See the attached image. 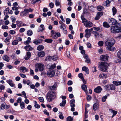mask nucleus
<instances>
[{
  "label": "nucleus",
  "instance_id": "f257e3e1",
  "mask_svg": "<svg viewBox=\"0 0 121 121\" xmlns=\"http://www.w3.org/2000/svg\"><path fill=\"white\" fill-rule=\"evenodd\" d=\"M115 42V40L113 39H107L105 43V45L107 46L108 50L111 51H114L115 48L112 46Z\"/></svg>",
  "mask_w": 121,
  "mask_h": 121
},
{
  "label": "nucleus",
  "instance_id": "f03ea898",
  "mask_svg": "<svg viewBox=\"0 0 121 121\" xmlns=\"http://www.w3.org/2000/svg\"><path fill=\"white\" fill-rule=\"evenodd\" d=\"M56 97V94L55 92L50 91L48 92L46 95V99L48 102H51Z\"/></svg>",
  "mask_w": 121,
  "mask_h": 121
},
{
  "label": "nucleus",
  "instance_id": "7ed1b4c3",
  "mask_svg": "<svg viewBox=\"0 0 121 121\" xmlns=\"http://www.w3.org/2000/svg\"><path fill=\"white\" fill-rule=\"evenodd\" d=\"M109 66V64L106 62H101L99 64V68L100 70L103 72H106Z\"/></svg>",
  "mask_w": 121,
  "mask_h": 121
},
{
  "label": "nucleus",
  "instance_id": "20e7f679",
  "mask_svg": "<svg viewBox=\"0 0 121 121\" xmlns=\"http://www.w3.org/2000/svg\"><path fill=\"white\" fill-rule=\"evenodd\" d=\"M119 24H117L116 26H112L111 31L112 33H117L121 32V27H119Z\"/></svg>",
  "mask_w": 121,
  "mask_h": 121
},
{
  "label": "nucleus",
  "instance_id": "39448f33",
  "mask_svg": "<svg viewBox=\"0 0 121 121\" xmlns=\"http://www.w3.org/2000/svg\"><path fill=\"white\" fill-rule=\"evenodd\" d=\"M55 74L54 71L52 69H49L48 71L47 75L48 76L50 77H53Z\"/></svg>",
  "mask_w": 121,
  "mask_h": 121
},
{
  "label": "nucleus",
  "instance_id": "423d86ee",
  "mask_svg": "<svg viewBox=\"0 0 121 121\" xmlns=\"http://www.w3.org/2000/svg\"><path fill=\"white\" fill-rule=\"evenodd\" d=\"M108 21L111 24L113 25H117L118 23L117 22V21L115 19L112 18H109L108 20Z\"/></svg>",
  "mask_w": 121,
  "mask_h": 121
},
{
  "label": "nucleus",
  "instance_id": "0eeeda50",
  "mask_svg": "<svg viewBox=\"0 0 121 121\" xmlns=\"http://www.w3.org/2000/svg\"><path fill=\"white\" fill-rule=\"evenodd\" d=\"M37 67L39 70L40 71H43L44 68V66L43 64L39 63L37 64Z\"/></svg>",
  "mask_w": 121,
  "mask_h": 121
},
{
  "label": "nucleus",
  "instance_id": "6e6552de",
  "mask_svg": "<svg viewBox=\"0 0 121 121\" xmlns=\"http://www.w3.org/2000/svg\"><path fill=\"white\" fill-rule=\"evenodd\" d=\"M103 14L102 12H99L97 13L96 17L95 18V19L96 20H98L100 17H101Z\"/></svg>",
  "mask_w": 121,
  "mask_h": 121
},
{
  "label": "nucleus",
  "instance_id": "1a4fd4ad",
  "mask_svg": "<svg viewBox=\"0 0 121 121\" xmlns=\"http://www.w3.org/2000/svg\"><path fill=\"white\" fill-rule=\"evenodd\" d=\"M85 36L87 38L90 37L91 34V32H90V31H89L88 29H86L85 30Z\"/></svg>",
  "mask_w": 121,
  "mask_h": 121
},
{
  "label": "nucleus",
  "instance_id": "9d476101",
  "mask_svg": "<svg viewBox=\"0 0 121 121\" xmlns=\"http://www.w3.org/2000/svg\"><path fill=\"white\" fill-rule=\"evenodd\" d=\"M16 23L17 26L19 27L26 26V24L23 23L22 22L20 21H17L16 22Z\"/></svg>",
  "mask_w": 121,
  "mask_h": 121
},
{
  "label": "nucleus",
  "instance_id": "9b49d317",
  "mask_svg": "<svg viewBox=\"0 0 121 121\" xmlns=\"http://www.w3.org/2000/svg\"><path fill=\"white\" fill-rule=\"evenodd\" d=\"M108 57L107 55H103L100 56V59L102 61H106L108 60Z\"/></svg>",
  "mask_w": 121,
  "mask_h": 121
},
{
  "label": "nucleus",
  "instance_id": "f8f14e48",
  "mask_svg": "<svg viewBox=\"0 0 121 121\" xmlns=\"http://www.w3.org/2000/svg\"><path fill=\"white\" fill-rule=\"evenodd\" d=\"M102 90V89L101 87L100 86H98L94 89V91L97 93H99L101 92Z\"/></svg>",
  "mask_w": 121,
  "mask_h": 121
},
{
  "label": "nucleus",
  "instance_id": "ddd939ff",
  "mask_svg": "<svg viewBox=\"0 0 121 121\" xmlns=\"http://www.w3.org/2000/svg\"><path fill=\"white\" fill-rule=\"evenodd\" d=\"M84 24L86 27H91L93 26L92 23L90 21L87 22L86 23H84Z\"/></svg>",
  "mask_w": 121,
  "mask_h": 121
},
{
  "label": "nucleus",
  "instance_id": "4468645a",
  "mask_svg": "<svg viewBox=\"0 0 121 121\" xmlns=\"http://www.w3.org/2000/svg\"><path fill=\"white\" fill-rule=\"evenodd\" d=\"M6 81L11 86H14L15 84L13 82L12 80L11 79L7 80H6Z\"/></svg>",
  "mask_w": 121,
  "mask_h": 121
},
{
  "label": "nucleus",
  "instance_id": "2eb2a0df",
  "mask_svg": "<svg viewBox=\"0 0 121 121\" xmlns=\"http://www.w3.org/2000/svg\"><path fill=\"white\" fill-rule=\"evenodd\" d=\"M45 53L44 52L42 51L38 52V56L40 57H43L45 55Z\"/></svg>",
  "mask_w": 121,
  "mask_h": 121
},
{
  "label": "nucleus",
  "instance_id": "dca6fc26",
  "mask_svg": "<svg viewBox=\"0 0 121 121\" xmlns=\"http://www.w3.org/2000/svg\"><path fill=\"white\" fill-rule=\"evenodd\" d=\"M31 56V54L29 52H28L26 54V55L25 56L24 58L26 60H28Z\"/></svg>",
  "mask_w": 121,
  "mask_h": 121
},
{
  "label": "nucleus",
  "instance_id": "f3484780",
  "mask_svg": "<svg viewBox=\"0 0 121 121\" xmlns=\"http://www.w3.org/2000/svg\"><path fill=\"white\" fill-rule=\"evenodd\" d=\"M20 69L22 71V72L25 73V72L27 71L28 70V69L24 67H22L20 68Z\"/></svg>",
  "mask_w": 121,
  "mask_h": 121
},
{
  "label": "nucleus",
  "instance_id": "a211bd4d",
  "mask_svg": "<svg viewBox=\"0 0 121 121\" xmlns=\"http://www.w3.org/2000/svg\"><path fill=\"white\" fill-rule=\"evenodd\" d=\"M3 59L6 61L7 62H8L9 60V57L7 55H5L3 56L2 57Z\"/></svg>",
  "mask_w": 121,
  "mask_h": 121
},
{
  "label": "nucleus",
  "instance_id": "6ab92c4d",
  "mask_svg": "<svg viewBox=\"0 0 121 121\" xmlns=\"http://www.w3.org/2000/svg\"><path fill=\"white\" fill-rule=\"evenodd\" d=\"M57 83L56 82L54 83L53 85L50 86L49 88L51 90H55L56 88L57 87Z\"/></svg>",
  "mask_w": 121,
  "mask_h": 121
},
{
  "label": "nucleus",
  "instance_id": "aec40b11",
  "mask_svg": "<svg viewBox=\"0 0 121 121\" xmlns=\"http://www.w3.org/2000/svg\"><path fill=\"white\" fill-rule=\"evenodd\" d=\"M11 38L10 36V37H7L4 40V42L7 44L8 45L9 43V40Z\"/></svg>",
  "mask_w": 121,
  "mask_h": 121
},
{
  "label": "nucleus",
  "instance_id": "412c9836",
  "mask_svg": "<svg viewBox=\"0 0 121 121\" xmlns=\"http://www.w3.org/2000/svg\"><path fill=\"white\" fill-rule=\"evenodd\" d=\"M113 83L116 86L121 85V81H114L113 82Z\"/></svg>",
  "mask_w": 121,
  "mask_h": 121
},
{
  "label": "nucleus",
  "instance_id": "4be33fe9",
  "mask_svg": "<svg viewBox=\"0 0 121 121\" xmlns=\"http://www.w3.org/2000/svg\"><path fill=\"white\" fill-rule=\"evenodd\" d=\"M82 89L85 92L87 91V87L84 84H82L81 86Z\"/></svg>",
  "mask_w": 121,
  "mask_h": 121
},
{
  "label": "nucleus",
  "instance_id": "5701e85b",
  "mask_svg": "<svg viewBox=\"0 0 121 121\" xmlns=\"http://www.w3.org/2000/svg\"><path fill=\"white\" fill-rule=\"evenodd\" d=\"M99 77L101 78L104 79L107 78V75L106 74L102 73L99 75Z\"/></svg>",
  "mask_w": 121,
  "mask_h": 121
},
{
  "label": "nucleus",
  "instance_id": "b1692460",
  "mask_svg": "<svg viewBox=\"0 0 121 121\" xmlns=\"http://www.w3.org/2000/svg\"><path fill=\"white\" fill-rule=\"evenodd\" d=\"M24 48L26 49L27 51L31 50L32 49V48L29 45L25 46L24 47Z\"/></svg>",
  "mask_w": 121,
  "mask_h": 121
},
{
  "label": "nucleus",
  "instance_id": "393cba45",
  "mask_svg": "<svg viewBox=\"0 0 121 121\" xmlns=\"http://www.w3.org/2000/svg\"><path fill=\"white\" fill-rule=\"evenodd\" d=\"M41 28H42L41 29H38V32H39L40 31H43L45 29V28L44 27V25L43 24H41L40 26Z\"/></svg>",
  "mask_w": 121,
  "mask_h": 121
},
{
  "label": "nucleus",
  "instance_id": "a878e982",
  "mask_svg": "<svg viewBox=\"0 0 121 121\" xmlns=\"http://www.w3.org/2000/svg\"><path fill=\"white\" fill-rule=\"evenodd\" d=\"M41 2V0H32L31 3L32 4H34L37 2H39V3H40Z\"/></svg>",
  "mask_w": 121,
  "mask_h": 121
},
{
  "label": "nucleus",
  "instance_id": "bb28decb",
  "mask_svg": "<svg viewBox=\"0 0 121 121\" xmlns=\"http://www.w3.org/2000/svg\"><path fill=\"white\" fill-rule=\"evenodd\" d=\"M27 13L25 11V10H24V11H22L20 13V15L22 17H24L27 15Z\"/></svg>",
  "mask_w": 121,
  "mask_h": 121
},
{
  "label": "nucleus",
  "instance_id": "cd10ccee",
  "mask_svg": "<svg viewBox=\"0 0 121 121\" xmlns=\"http://www.w3.org/2000/svg\"><path fill=\"white\" fill-rule=\"evenodd\" d=\"M104 27L106 28H108L110 27L109 24L107 22H104L103 24Z\"/></svg>",
  "mask_w": 121,
  "mask_h": 121
},
{
  "label": "nucleus",
  "instance_id": "c85d7f7f",
  "mask_svg": "<svg viewBox=\"0 0 121 121\" xmlns=\"http://www.w3.org/2000/svg\"><path fill=\"white\" fill-rule=\"evenodd\" d=\"M66 100H63L62 103H60V106L61 107H64L65 106V105L66 103Z\"/></svg>",
  "mask_w": 121,
  "mask_h": 121
},
{
  "label": "nucleus",
  "instance_id": "c756f323",
  "mask_svg": "<svg viewBox=\"0 0 121 121\" xmlns=\"http://www.w3.org/2000/svg\"><path fill=\"white\" fill-rule=\"evenodd\" d=\"M97 9L99 11H101L104 9V8L103 6L99 5L97 6Z\"/></svg>",
  "mask_w": 121,
  "mask_h": 121
},
{
  "label": "nucleus",
  "instance_id": "7c9ffc66",
  "mask_svg": "<svg viewBox=\"0 0 121 121\" xmlns=\"http://www.w3.org/2000/svg\"><path fill=\"white\" fill-rule=\"evenodd\" d=\"M113 12V15L114 16L117 12V10L115 7H113L112 9Z\"/></svg>",
  "mask_w": 121,
  "mask_h": 121
},
{
  "label": "nucleus",
  "instance_id": "2f4dec72",
  "mask_svg": "<svg viewBox=\"0 0 121 121\" xmlns=\"http://www.w3.org/2000/svg\"><path fill=\"white\" fill-rule=\"evenodd\" d=\"M98 107V104L96 103L94 104L93 106V108L94 111L96 110Z\"/></svg>",
  "mask_w": 121,
  "mask_h": 121
},
{
  "label": "nucleus",
  "instance_id": "473e14b6",
  "mask_svg": "<svg viewBox=\"0 0 121 121\" xmlns=\"http://www.w3.org/2000/svg\"><path fill=\"white\" fill-rule=\"evenodd\" d=\"M27 35L28 36H31L33 34V32L31 30H28L27 32Z\"/></svg>",
  "mask_w": 121,
  "mask_h": 121
},
{
  "label": "nucleus",
  "instance_id": "72a5a7b5",
  "mask_svg": "<svg viewBox=\"0 0 121 121\" xmlns=\"http://www.w3.org/2000/svg\"><path fill=\"white\" fill-rule=\"evenodd\" d=\"M44 48V47L43 46L39 45L37 48V50L39 51H40L43 50Z\"/></svg>",
  "mask_w": 121,
  "mask_h": 121
},
{
  "label": "nucleus",
  "instance_id": "f704fd0d",
  "mask_svg": "<svg viewBox=\"0 0 121 121\" xmlns=\"http://www.w3.org/2000/svg\"><path fill=\"white\" fill-rule=\"evenodd\" d=\"M109 111L112 113H113V115H115L117 113V111H115L113 110L109 109Z\"/></svg>",
  "mask_w": 121,
  "mask_h": 121
},
{
  "label": "nucleus",
  "instance_id": "c9c22d12",
  "mask_svg": "<svg viewBox=\"0 0 121 121\" xmlns=\"http://www.w3.org/2000/svg\"><path fill=\"white\" fill-rule=\"evenodd\" d=\"M67 121H73V118L71 116H69L66 118Z\"/></svg>",
  "mask_w": 121,
  "mask_h": 121
},
{
  "label": "nucleus",
  "instance_id": "e433bc0d",
  "mask_svg": "<svg viewBox=\"0 0 121 121\" xmlns=\"http://www.w3.org/2000/svg\"><path fill=\"white\" fill-rule=\"evenodd\" d=\"M92 33L97 38L98 37L99 33L98 32L96 31H94Z\"/></svg>",
  "mask_w": 121,
  "mask_h": 121
},
{
  "label": "nucleus",
  "instance_id": "4c0bfd02",
  "mask_svg": "<svg viewBox=\"0 0 121 121\" xmlns=\"http://www.w3.org/2000/svg\"><path fill=\"white\" fill-rule=\"evenodd\" d=\"M56 67V64L54 63L52 65L50 66V68H49V69H54Z\"/></svg>",
  "mask_w": 121,
  "mask_h": 121
},
{
  "label": "nucleus",
  "instance_id": "58836bf2",
  "mask_svg": "<svg viewBox=\"0 0 121 121\" xmlns=\"http://www.w3.org/2000/svg\"><path fill=\"white\" fill-rule=\"evenodd\" d=\"M52 40L51 39H47L45 40L44 41L48 43H51L52 42Z\"/></svg>",
  "mask_w": 121,
  "mask_h": 121
},
{
  "label": "nucleus",
  "instance_id": "ea45409f",
  "mask_svg": "<svg viewBox=\"0 0 121 121\" xmlns=\"http://www.w3.org/2000/svg\"><path fill=\"white\" fill-rule=\"evenodd\" d=\"M5 88V86L3 85H0V92H1L2 90H4Z\"/></svg>",
  "mask_w": 121,
  "mask_h": 121
},
{
  "label": "nucleus",
  "instance_id": "a19ab883",
  "mask_svg": "<svg viewBox=\"0 0 121 121\" xmlns=\"http://www.w3.org/2000/svg\"><path fill=\"white\" fill-rule=\"evenodd\" d=\"M117 57L121 59V50L119 51L117 53Z\"/></svg>",
  "mask_w": 121,
  "mask_h": 121
},
{
  "label": "nucleus",
  "instance_id": "79ce46f5",
  "mask_svg": "<svg viewBox=\"0 0 121 121\" xmlns=\"http://www.w3.org/2000/svg\"><path fill=\"white\" fill-rule=\"evenodd\" d=\"M25 11L27 13L30 12H32L33 11V10L31 8L29 9H24Z\"/></svg>",
  "mask_w": 121,
  "mask_h": 121
},
{
  "label": "nucleus",
  "instance_id": "37998d69",
  "mask_svg": "<svg viewBox=\"0 0 121 121\" xmlns=\"http://www.w3.org/2000/svg\"><path fill=\"white\" fill-rule=\"evenodd\" d=\"M9 8L8 7L6 9H5L4 12V14L5 15L6 14H7V13L9 12Z\"/></svg>",
  "mask_w": 121,
  "mask_h": 121
},
{
  "label": "nucleus",
  "instance_id": "c03bdc74",
  "mask_svg": "<svg viewBox=\"0 0 121 121\" xmlns=\"http://www.w3.org/2000/svg\"><path fill=\"white\" fill-rule=\"evenodd\" d=\"M110 89L111 90H114L115 89V86L113 84H111L110 85Z\"/></svg>",
  "mask_w": 121,
  "mask_h": 121
},
{
  "label": "nucleus",
  "instance_id": "a18cd8bd",
  "mask_svg": "<svg viewBox=\"0 0 121 121\" xmlns=\"http://www.w3.org/2000/svg\"><path fill=\"white\" fill-rule=\"evenodd\" d=\"M18 42V41L17 40H15L12 43V44L13 45H17Z\"/></svg>",
  "mask_w": 121,
  "mask_h": 121
},
{
  "label": "nucleus",
  "instance_id": "49530a36",
  "mask_svg": "<svg viewBox=\"0 0 121 121\" xmlns=\"http://www.w3.org/2000/svg\"><path fill=\"white\" fill-rule=\"evenodd\" d=\"M25 104L24 103L22 102L20 104L21 108L22 109L24 108H25Z\"/></svg>",
  "mask_w": 121,
  "mask_h": 121
},
{
  "label": "nucleus",
  "instance_id": "de8ad7c7",
  "mask_svg": "<svg viewBox=\"0 0 121 121\" xmlns=\"http://www.w3.org/2000/svg\"><path fill=\"white\" fill-rule=\"evenodd\" d=\"M110 85H107L105 86V88L107 90H110Z\"/></svg>",
  "mask_w": 121,
  "mask_h": 121
},
{
  "label": "nucleus",
  "instance_id": "09e8293b",
  "mask_svg": "<svg viewBox=\"0 0 121 121\" xmlns=\"http://www.w3.org/2000/svg\"><path fill=\"white\" fill-rule=\"evenodd\" d=\"M107 95H105L103 97L102 99V101L103 102H105L107 98Z\"/></svg>",
  "mask_w": 121,
  "mask_h": 121
},
{
  "label": "nucleus",
  "instance_id": "8fccbe9b",
  "mask_svg": "<svg viewBox=\"0 0 121 121\" xmlns=\"http://www.w3.org/2000/svg\"><path fill=\"white\" fill-rule=\"evenodd\" d=\"M33 43L37 45H38L40 44V42H39L38 40L37 39L35 40L33 42Z\"/></svg>",
  "mask_w": 121,
  "mask_h": 121
},
{
  "label": "nucleus",
  "instance_id": "3c124183",
  "mask_svg": "<svg viewBox=\"0 0 121 121\" xmlns=\"http://www.w3.org/2000/svg\"><path fill=\"white\" fill-rule=\"evenodd\" d=\"M11 19L12 20V22L13 23H14L16 20L15 18L13 16L11 17Z\"/></svg>",
  "mask_w": 121,
  "mask_h": 121
},
{
  "label": "nucleus",
  "instance_id": "603ef678",
  "mask_svg": "<svg viewBox=\"0 0 121 121\" xmlns=\"http://www.w3.org/2000/svg\"><path fill=\"white\" fill-rule=\"evenodd\" d=\"M104 44V42L102 41H99L98 43V44L100 46H102Z\"/></svg>",
  "mask_w": 121,
  "mask_h": 121
},
{
  "label": "nucleus",
  "instance_id": "864d4df0",
  "mask_svg": "<svg viewBox=\"0 0 121 121\" xmlns=\"http://www.w3.org/2000/svg\"><path fill=\"white\" fill-rule=\"evenodd\" d=\"M78 76L81 79H82L83 78H84L83 74L82 73H80L78 74Z\"/></svg>",
  "mask_w": 121,
  "mask_h": 121
},
{
  "label": "nucleus",
  "instance_id": "5fc2aeb1",
  "mask_svg": "<svg viewBox=\"0 0 121 121\" xmlns=\"http://www.w3.org/2000/svg\"><path fill=\"white\" fill-rule=\"evenodd\" d=\"M8 28L7 26L5 25H3L2 26V28L3 29H7Z\"/></svg>",
  "mask_w": 121,
  "mask_h": 121
},
{
  "label": "nucleus",
  "instance_id": "6e6d98bb",
  "mask_svg": "<svg viewBox=\"0 0 121 121\" xmlns=\"http://www.w3.org/2000/svg\"><path fill=\"white\" fill-rule=\"evenodd\" d=\"M86 99L87 100L90 101L91 99V97L90 95H87L86 97Z\"/></svg>",
  "mask_w": 121,
  "mask_h": 121
},
{
  "label": "nucleus",
  "instance_id": "4d7b16f0",
  "mask_svg": "<svg viewBox=\"0 0 121 121\" xmlns=\"http://www.w3.org/2000/svg\"><path fill=\"white\" fill-rule=\"evenodd\" d=\"M38 99L41 102H43L44 101L43 98L42 97H39Z\"/></svg>",
  "mask_w": 121,
  "mask_h": 121
},
{
  "label": "nucleus",
  "instance_id": "13d9d810",
  "mask_svg": "<svg viewBox=\"0 0 121 121\" xmlns=\"http://www.w3.org/2000/svg\"><path fill=\"white\" fill-rule=\"evenodd\" d=\"M5 103H4V104H2L1 105V108L3 110L5 109Z\"/></svg>",
  "mask_w": 121,
  "mask_h": 121
},
{
  "label": "nucleus",
  "instance_id": "bf43d9fd",
  "mask_svg": "<svg viewBox=\"0 0 121 121\" xmlns=\"http://www.w3.org/2000/svg\"><path fill=\"white\" fill-rule=\"evenodd\" d=\"M43 112H44L45 114L47 115L48 116H49V114L48 112H47V110L45 109L43 111Z\"/></svg>",
  "mask_w": 121,
  "mask_h": 121
},
{
  "label": "nucleus",
  "instance_id": "052dcab7",
  "mask_svg": "<svg viewBox=\"0 0 121 121\" xmlns=\"http://www.w3.org/2000/svg\"><path fill=\"white\" fill-rule=\"evenodd\" d=\"M22 99L20 97H19L18 98L17 100V102L18 103H21Z\"/></svg>",
  "mask_w": 121,
  "mask_h": 121
},
{
  "label": "nucleus",
  "instance_id": "680f3d73",
  "mask_svg": "<svg viewBox=\"0 0 121 121\" xmlns=\"http://www.w3.org/2000/svg\"><path fill=\"white\" fill-rule=\"evenodd\" d=\"M70 19L69 18H67L66 19V23L67 24H69L70 23Z\"/></svg>",
  "mask_w": 121,
  "mask_h": 121
},
{
  "label": "nucleus",
  "instance_id": "e2e57ef3",
  "mask_svg": "<svg viewBox=\"0 0 121 121\" xmlns=\"http://www.w3.org/2000/svg\"><path fill=\"white\" fill-rule=\"evenodd\" d=\"M9 33L11 35H14L15 34L16 32L13 30H11L9 31Z\"/></svg>",
  "mask_w": 121,
  "mask_h": 121
},
{
  "label": "nucleus",
  "instance_id": "0e129e2a",
  "mask_svg": "<svg viewBox=\"0 0 121 121\" xmlns=\"http://www.w3.org/2000/svg\"><path fill=\"white\" fill-rule=\"evenodd\" d=\"M94 8V7L92 6H88V9L91 11H92L93 10V9Z\"/></svg>",
  "mask_w": 121,
  "mask_h": 121
},
{
  "label": "nucleus",
  "instance_id": "69168bd1",
  "mask_svg": "<svg viewBox=\"0 0 121 121\" xmlns=\"http://www.w3.org/2000/svg\"><path fill=\"white\" fill-rule=\"evenodd\" d=\"M6 91L8 93H10V94H12V91L9 88H8L7 90Z\"/></svg>",
  "mask_w": 121,
  "mask_h": 121
},
{
  "label": "nucleus",
  "instance_id": "338daca9",
  "mask_svg": "<svg viewBox=\"0 0 121 121\" xmlns=\"http://www.w3.org/2000/svg\"><path fill=\"white\" fill-rule=\"evenodd\" d=\"M52 37L55 39H56L57 38V37L56 36L55 34H52Z\"/></svg>",
  "mask_w": 121,
  "mask_h": 121
},
{
  "label": "nucleus",
  "instance_id": "774afa93",
  "mask_svg": "<svg viewBox=\"0 0 121 121\" xmlns=\"http://www.w3.org/2000/svg\"><path fill=\"white\" fill-rule=\"evenodd\" d=\"M25 30V28H22L20 29L19 31L20 33H22L24 32Z\"/></svg>",
  "mask_w": 121,
  "mask_h": 121
}]
</instances>
